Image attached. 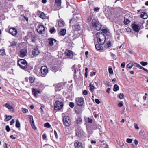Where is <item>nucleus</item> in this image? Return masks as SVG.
I'll use <instances>...</instances> for the list:
<instances>
[{"label": "nucleus", "instance_id": "obj_1", "mask_svg": "<svg viewBox=\"0 0 148 148\" xmlns=\"http://www.w3.org/2000/svg\"><path fill=\"white\" fill-rule=\"evenodd\" d=\"M98 43L101 45H103L106 40V37L102 34H101L99 32H98L96 34Z\"/></svg>", "mask_w": 148, "mask_h": 148}, {"label": "nucleus", "instance_id": "obj_2", "mask_svg": "<svg viewBox=\"0 0 148 148\" xmlns=\"http://www.w3.org/2000/svg\"><path fill=\"white\" fill-rule=\"evenodd\" d=\"M91 25L93 28L97 31L100 30L101 28V25L100 23L95 19H93L92 20Z\"/></svg>", "mask_w": 148, "mask_h": 148}, {"label": "nucleus", "instance_id": "obj_3", "mask_svg": "<svg viewBox=\"0 0 148 148\" xmlns=\"http://www.w3.org/2000/svg\"><path fill=\"white\" fill-rule=\"evenodd\" d=\"M63 103L61 101H56L54 104V109L56 110H59L63 107Z\"/></svg>", "mask_w": 148, "mask_h": 148}, {"label": "nucleus", "instance_id": "obj_4", "mask_svg": "<svg viewBox=\"0 0 148 148\" xmlns=\"http://www.w3.org/2000/svg\"><path fill=\"white\" fill-rule=\"evenodd\" d=\"M18 64L21 68L25 69L27 67V65L26 61L24 59H20L18 62Z\"/></svg>", "mask_w": 148, "mask_h": 148}, {"label": "nucleus", "instance_id": "obj_5", "mask_svg": "<svg viewBox=\"0 0 148 148\" xmlns=\"http://www.w3.org/2000/svg\"><path fill=\"white\" fill-rule=\"evenodd\" d=\"M64 125L67 127L69 126L71 123V121L69 117L67 116H65L63 119Z\"/></svg>", "mask_w": 148, "mask_h": 148}, {"label": "nucleus", "instance_id": "obj_6", "mask_svg": "<svg viewBox=\"0 0 148 148\" xmlns=\"http://www.w3.org/2000/svg\"><path fill=\"white\" fill-rule=\"evenodd\" d=\"M56 40L52 38H49L47 41L48 45L49 47H52L55 44L56 45Z\"/></svg>", "mask_w": 148, "mask_h": 148}, {"label": "nucleus", "instance_id": "obj_7", "mask_svg": "<svg viewBox=\"0 0 148 148\" xmlns=\"http://www.w3.org/2000/svg\"><path fill=\"white\" fill-rule=\"evenodd\" d=\"M75 101L77 105L79 106H82L84 103V99L81 97L76 98L75 99Z\"/></svg>", "mask_w": 148, "mask_h": 148}, {"label": "nucleus", "instance_id": "obj_8", "mask_svg": "<svg viewBox=\"0 0 148 148\" xmlns=\"http://www.w3.org/2000/svg\"><path fill=\"white\" fill-rule=\"evenodd\" d=\"M80 17V15L77 14L74 15L72 18L70 20L69 23L70 24H72L76 22L78 20Z\"/></svg>", "mask_w": 148, "mask_h": 148}, {"label": "nucleus", "instance_id": "obj_9", "mask_svg": "<svg viewBox=\"0 0 148 148\" xmlns=\"http://www.w3.org/2000/svg\"><path fill=\"white\" fill-rule=\"evenodd\" d=\"M64 54L67 58L70 59L72 58L73 56V52L69 50H66Z\"/></svg>", "mask_w": 148, "mask_h": 148}, {"label": "nucleus", "instance_id": "obj_10", "mask_svg": "<svg viewBox=\"0 0 148 148\" xmlns=\"http://www.w3.org/2000/svg\"><path fill=\"white\" fill-rule=\"evenodd\" d=\"M71 69L72 71H74V73H80V71L79 67H78L75 64L73 65Z\"/></svg>", "mask_w": 148, "mask_h": 148}, {"label": "nucleus", "instance_id": "obj_11", "mask_svg": "<svg viewBox=\"0 0 148 148\" xmlns=\"http://www.w3.org/2000/svg\"><path fill=\"white\" fill-rule=\"evenodd\" d=\"M45 28L44 27L41 25L39 24L37 27V31L39 33L42 34L43 31H45Z\"/></svg>", "mask_w": 148, "mask_h": 148}, {"label": "nucleus", "instance_id": "obj_12", "mask_svg": "<svg viewBox=\"0 0 148 148\" xmlns=\"http://www.w3.org/2000/svg\"><path fill=\"white\" fill-rule=\"evenodd\" d=\"M75 148H84L82 142L78 140H75L74 143Z\"/></svg>", "mask_w": 148, "mask_h": 148}, {"label": "nucleus", "instance_id": "obj_13", "mask_svg": "<svg viewBox=\"0 0 148 148\" xmlns=\"http://www.w3.org/2000/svg\"><path fill=\"white\" fill-rule=\"evenodd\" d=\"M132 27L133 30L136 32H138L140 29V27L139 25L135 23H134L132 24Z\"/></svg>", "mask_w": 148, "mask_h": 148}, {"label": "nucleus", "instance_id": "obj_14", "mask_svg": "<svg viewBox=\"0 0 148 148\" xmlns=\"http://www.w3.org/2000/svg\"><path fill=\"white\" fill-rule=\"evenodd\" d=\"M9 32L10 34L13 36H15L17 33V30L13 27H11L9 29Z\"/></svg>", "mask_w": 148, "mask_h": 148}, {"label": "nucleus", "instance_id": "obj_15", "mask_svg": "<svg viewBox=\"0 0 148 148\" xmlns=\"http://www.w3.org/2000/svg\"><path fill=\"white\" fill-rule=\"evenodd\" d=\"M41 74H47L48 73V70L47 66H45L41 67L40 69Z\"/></svg>", "mask_w": 148, "mask_h": 148}, {"label": "nucleus", "instance_id": "obj_16", "mask_svg": "<svg viewBox=\"0 0 148 148\" xmlns=\"http://www.w3.org/2000/svg\"><path fill=\"white\" fill-rule=\"evenodd\" d=\"M29 116H30V121L32 127L34 130H36L37 129V128L35 125L33 119V116L31 115H29Z\"/></svg>", "mask_w": 148, "mask_h": 148}, {"label": "nucleus", "instance_id": "obj_17", "mask_svg": "<svg viewBox=\"0 0 148 148\" xmlns=\"http://www.w3.org/2000/svg\"><path fill=\"white\" fill-rule=\"evenodd\" d=\"M82 130L79 127H78L76 129V136L79 137V136L82 135Z\"/></svg>", "mask_w": 148, "mask_h": 148}, {"label": "nucleus", "instance_id": "obj_18", "mask_svg": "<svg viewBox=\"0 0 148 148\" xmlns=\"http://www.w3.org/2000/svg\"><path fill=\"white\" fill-rule=\"evenodd\" d=\"M32 92L33 95L35 97H37L38 94L40 93L39 90L33 88H32Z\"/></svg>", "mask_w": 148, "mask_h": 148}, {"label": "nucleus", "instance_id": "obj_19", "mask_svg": "<svg viewBox=\"0 0 148 148\" xmlns=\"http://www.w3.org/2000/svg\"><path fill=\"white\" fill-rule=\"evenodd\" d=\"M27 51L25 49H21L20 52V56L21 57H23L25 56L27 54Z\"/></svg>", "mask_w": 148, "mask_h": 148}, {"label": "nucleus", "instance_id": "obj_20", "mask_svg": "<svg viewBox=\"0 0 148 148\" xmlns=\"http://www.w3.org/2000/svg\"><path fill=\"white\" fill-rule=\"evenodd\" d=\"M32 54L33 55H37L40 53V51L36 47L34 48L32 51Z\"/></svg>", "mask_w": 148, "mask_h": 148}, {"label": "nucleus", "instance_id": "obj_21", "mask_svg": "<svg viewBox=\"0 0 148 148\" xmlns=\"http://www.w3.org/2000/svg\"><path fill=\"white\" fill-rule=\"evenodd\" d=\"M73 30L75 31H79L80 29V27L78 23H76L73 27Z\"/></svg>", "mask_w": 148, "mask_h": 148}, {"label": "nucleus", "instance_id": "obj_22", "mask_svg": "<svg viewBox=\"0 0 148 148\" xmlns=\"http://www.w3.org/2000/svg\"><path fill=\"white\" fill-rule=\"evenodd\" d=\"M3 106L6 107L10 111H13L14 108L11 106L8 103H6L3 105Z\"/></svg>", "mask_w": 148, "mask_h": 148}, {"label": "nucleus", "instance_id": "obj_23", "mask_svg": "<svg viewBox=\"0 0 148 148\" xmlns=\"http://www.w3.org/2000/svg\"><path fill=\"white\" fill-rule=\"evenodd\" d=\"M37 14L42 19H44L45 18V15L44 13L40 11H38L37 12Z\"/></svg>", "mask_w": 148, "mask_h": 148}, {"label": "nucleus", "instance_id": "obj_24", "mask_svg": "<svg viewBox=\"0 0 148 148\" xmlns=\"http://www.w3.org/2000/svg\"><path fill=\"white\" fill-rule=\"evenodd\" d=\"M140 17L143 19H146L148 17L147 14L145 12H141Z\"/></svg>", "mask_w": 148, "mask_h": 148}, {"label": "nucleus", "instance_id": "obj_25", "mask_svg": "<svg viewBox=\"0 0 148 148\" xmlns=\"http://www.w3.org/2000/svg\"><path fill=\"white\" fill-rule=\"evenodd\" d=\"M64 24L65 23L62 20H59L58 21V25L60 27H63Z\"/></svg>", "mask_w": 148, "mask_h": 148}, {"label": "nucleus", "instance_id": "obj_26", "mask_svg": "<svg viewBox=\"0 0 148 148\" xmlns=\"http://www.w3.org/2000/svg\"><path fill=\"white\" fill-rule=\"evenodd\" d=\"M0 55L3 56L6 55L4 49L2 48L0 49Z\"/></svg>", "mask_w": 148, "mask_h": 148}, {"label": "nucleus", "instance_id": "obj_27", "mask_svg": "<svg viewBox=\"0 0 148 148\" xmlns=\"http://www.w3.org/2000/svg\"><path fill=\"white\" fill-rule=\"evenodd\" d=\"M111 45V42L109 41L107 42L106 44L104 45V47L106 48H108L110 47Z\"/></svg>", "mask_w": 148, "mask_h": 148}, {"label": "nucleus", "instance_id": "obj_28", "mask_svg": "<svg viewBox=\"0 0 148 148\" xmlns=\"http://www.w3.org/2000/svg\"><path fill=\"white\" fill-rule=\"evenodd\" d=\"M126 15H125V17H124V23L125 24L127 25L130 22V21L128 19L126 18Z\"/></svg>", "mask_w": 148, "mask_h": 148}, {"label": "nucleus", "instance_id": "obj_29", "mask_svg": "<svg viewBox=\"0 0 148 148\" xmlns=\"http://www.w3.org/2000/svg\"><path fill=\"white\" fill-rule=\"evenodd\" d=\"M66 33V30L65 29H61L60 32V34L62 36H64Z\"/></svg>", "mask_w": 148, "mask_h": 148}, {"label": "nucleus", "instance_id": "obj_30", "mask_svg": "<svg viewBox=\"0 0 148 148\" xmlns=\"http://www.w3.org/2000/svg\"><path fill=\"white\" fill-rule=\"evenodd\" d=\"M55 3L58 6H60L61 3V0H55Z\"/></svg>", "mask_w": 148, "mask_h": 148}, {"label": "nucleus", "instance_id": "obj_31", "mask_svg": "<svg viewBox=\"0 0 148 148\" xmlns=\"http://www.w3.org/2000/svg\"><path fill=\"white\" fill-rule=\"evenodd\" d=\"M16 127L17 128H19L20 127V122L18 119H17L16 122Z\"/></svg>", "mask_w": 148, "mask_h": 148}, {"label": "nucleus", "instance_id": "obj_32", "mask_svg": "<svg viewBox=\"0 0 148 148\" xmlns=\"http://www.w3.org/2000/svg\"><path fill=\"white\" fill-rule=\"evenodd\" d=\"M119 89L118 86L116 84H115L114 86V88L113 90L114 91L116 92L118 91Z\"/></svg>", "mask_w": 148, "mask_h": 148}, {"label": "nucleus", "instance_id": "obj_33", "mask_svg": "<svg viewBox=\"0 0 148 148\" xmlns=\"http://www.w3.org/2000/svg\"><path fill=\"white\" fill-rule=\"evenodd\" d=\"M82 120L81 117L78 118L76 120V123L78 124H80L82 123Z\"/></svg>", "mask_w": 148, "mask_h": 148}, {"label": "nucleus", "instance_id": "obj_34", "mask_svg": "<svg viewBox=\"0 0 148 148\" xmlns=\"http://www.w3.org/2000/svg\"><path fill=\"white\" fill-rule=\"evenodd\" d=\"M35 79V78L34 77L32 76L29 78V80L30 83H33Z\"/></svg>", "mask_w": 148, "mask_h": 148}, {"label": "nucleus", "instance_id": "obj_35", "mask_svg": "<svg viewBox=\"0 0 148 148\" xmlns=\"http://www.w3.org/2000/svg\"><path fill=\"white\" fill-rule=\"evenodd\" d=\"M17 42L16 41H14L10 43V46L11 47L15 46L16 45Z\"/></svg>", "mask_w": 148, "mask_h": 148}, {"label": "nucleus", "instance_id": "obj_36", "mask_svg": "<svg viewBox=\"0 0 148 148\" xmlns=\"http://www.w3.org/2000/svg\"><path fill=\"white\" fill-rule=\"evenodd\" d=\"M134 66L133 64L132 63H130L127 66V67L129 68H131Z\"/></svg>", "mask_w": 148, "mask_h": 148}, {"label": "nucleus", "instance_id": "obj_37", "mask_svg": "<svg viewBox=\"0 0 148 148\" xmlns=\"http://www.w3.org/2000/svg\"><path fill=\"white\" fill-rule=\"evenodd\" d=\"M80 34L79 33H77L76 35L75 33H74L73 36V37L74 38H76L79 37L80 36Z\"/></svg>", "mask_w": 148, "mask_h": 148}, {"label": "nucleus", "instance_id": "obj_38", "mask_svg": "<svg viewBox=\"0 0 148 148\" xmlns=\"http://www.w3.org/2000/svg\"><path fill=\"white\" fill-rule=\"evenodd\" d=\"M89 87H90V90L92 91L95 89V87L94 85L93 84H92L91 83L90 84Z\"/></svg>", "mask_w": 148, "mask_h": 148}, {"label": "nucleus", "instance_id": "obj_39", "mask_svg": "<svg viewBox=\"0 0 148 148\" xmlns=\"http://www.w3.org/2000/svg\"><path fill=\"white\" fill-rule=\"evenodd\" d=\"M31 41L33 42H35L36 41V37L34 35L32 36L31 37Z\"/></svg>", "mask_w": 148, "mask_h": 148}, {"label": "nucleus", "instance_id": "obj_40", "mask_svg": "<svg viewBox=\"0 0 148 148\" xmlns=\"http://www.w3.org/2000/svg\"><path fill=\"white\" fill-rule=\"evenodd\" d=\"M95 47L97 50H99L101 49V45L99 44H96L95 45Z\"/></svg>", "mask_w": 148, "mask_h": 148}, {"label": "nucleus", "instance_id": "obj_41", "mask_svg": "<svg viewBox=\"0 0 148 148\" xmlns=\"http://www.w3.org/2000/svg\"><path fill=\"white\" fill-rule=\"evenodd\" d=\"M44 126L47 128H50L51 125L48 123H46L44 124Z\"/></svg>", "mask_w": 148, "mask_h": 148}, {"label": "nucleus", "instance_id": "obj_42", "mask_svg": "<svg viewBox=\"0 0 148 148\" xmlns=\"http://www.w3.org/2000/svg\"><path fill=\"white\" fill-rule=\"evenodd\" d=\"M7 116V115H5V116ZM12 118V117L11 116H6V118L5 119V121H9L10 120L11 118Z\"/></svg>", "mask_w": 148, "mask_h": 148}, {"label": "nucleus", "instance_id": "obj_43", "mask_svg": "<svg viewBox=\"0 0 148 148\" xmlns=\"http://www.w3.org/2000/svg\"><path fill=\"white\" fill-rule=\"evenodd\" d=\"M140 64L143 66H145L148 64L147 62L144 61H141L140 62Z\"/></svg>", "mask_w": 148, "mask_h": 148}, {"label": "nucleus", "instance_id": "obj_44", "mask_svg": "<svg viewBox=\"0 0 148 148\" xmlns=\"http://www.w3.org/2000/svg\"><path fill=\"white\" fill-rule=\"evenodd\" d=\"M119 97L121 99H123L124 97L123 94L122 93H120L119 95Z\"/></svg>", "mask_w": 148, "mask_h": 148}, {"label": "nucleus", "instance_id": "obj_45", "mask_svg": "<svg viewBox=\"0 0 148 148\" xmlns=\"http://www.w3.org/2000/svg\"><path fill=\"white\" fill-rule=\"evenodd\" d=\"M69 105L71 108H73L74 106V104L73 102H70L69 103Z\"/></svg>", "mask_w": 148, "mask_h": 148}, {"label": "nucleus", "instance_id": "obj_46", "mask_svg": "<svg viewBox=\"0 0 148 148\" xmlns=\"http://www.w3.org/2000/svg\"><path fill=\"white\" fill-rule=\"evenodd\" d=\"M108 71H109V73L110 74H112L113 73V69H112V68L111 67H110L109 68Z\"/></svg>", "mask_w": 148, "mask_h": 148}, {"label": "nucleus", "instance_id": "obj_47", "mask_svg": "<svg viewBox=\"0 0 148 148\" xmlns=\"http://www.w3.org/2000/svg\"><path fill=\"white\" fill-rule=\"evenodd\" d=\"M105 84L107 86H110V83L108 82V81H106L105 83Z\"/></svg>", "mask_w": 148, "mask_h": 148}, {"label": "nucleus", "instance_id": "obj_48", "mask_svg": "<svg viewBox=\"0 0 148 148\" xmlns=\"http://www.w3.org/2000/svg\"><path fill=\"white\" fill-rule=\"evenodd\" d=\"M56 30V29L54 28V27H53L52 28H51L50 30V32L52 34L54 31H55Z\"/></svg>", "mask_w": 148, "mask_h": 148}, {"label": "nucleus", "instance_id": "obj_49", "mask_svg": "<svg viewBox=\"0 0 148 148\" xmlns=\"http://www.w3.org/2000/svg\"><path fill=\"white\" fill-rule=\"evenodd\" d=\"M125 62H123L121 65V67L122 68H123L125 67Z\"/></svg>", "mask_w": 148, "mask_h": 148}, {"label": "nucleus", "instance_id": "obj_50", "mask_svg": "<svg viewBox=\"0 0 148 148\" xmlns=\"http://www.w3.org/2000/svg\"><path fill=\"white\" fill-rule=\"evenodd\" d=\"M126 141L128 143H132V140L131 139L128 138L127 139Z\"/></svg>", "mask_w": 148, "mask_h": 148}, {"label": "nucleus", "instance_id": "obj_51", "mask_svg": "<svg viewBox=\"0 0 148 148\" xmlns=\"http://www.w3.org/2000/svg\"><path fill=\"white\" fill-rule=\"evenodd\" d=\"M58 47V45L57 44L54 47H53V51L55 50H56L57 49Z\"/></svg>", "mask_w": 148, "mask_h": 148}, {"label": "nucleus", "instance_id": "obj_52", "mask_svg": "<svg viewBox=\"0 0 148 148\" xmlns=\"http://www.w3.org/2000/svg\"><path fill=\"white\" fill-rule=\"evenodd\" d=\"M6 130L7 132H9L10 131V128L8 125H7L6 126Z\"/></svg>", "mask_w": 148, "mask_h": 148}, {"label": "nucleus", "instance_id": "obj_53", "mask_svg": "<svg viewBox=\"0 0 148 148\" xmlns=\"http://www.w3.org/2000/svg\"><path fill=\"white\" fill-rule=\"evenodd\" d=\"M22 111L23 113H26L28 112V110L25 108H23V109Z\"/></svg>", "mask_w": 148, "mask_h": 148}, {"label": "nucleus", "instance_id": "obj_54", "mask_svg": "<svg viewBox=\"0 0 148 148\" xmlns=\"http://www.w3.org/2000/svg\"><path fill=\"white\" fill-rule=\"evenodd\" d=\"M54 134L56 138V139H58V137L57 134V133L56 130H54Z\"/></svg>", "mask_w": 148, "mask_h": 148}, {"label": "nucleus", "instance_id": "obj_55", "mask_svg": "<svg viewBox=\"0 0 148 148\" xmlns=\"http://www.w3.org/2000/svg\"><path fill=\"white\" fill-rule=\"evenodd\" d=\"M51 70L52 71L54 72H55L57 70L56 69V67L54 66H53V67H52Z\"/></svg>", "mask_w": 148, "mask_h": 148}, {"label": "nucleus", "instance_id": "obj_56", "mask_svg": "<svg viewBox=\"0 0 148 148\" xmlns=\"http://www.w3.org/2000/svg\"><path fill=\"white\" fill-rule=\"evenodd\" d=\"M83 94L85 95H88V92L86 90H84L83 92Z\"/></svg>", "mask_w": 148, "mask_h": 148}, {"label": "nucleus", "instance_id": "obj_57", "mask_svg": "<svg viewBox=\"0 0 148 148\" xmlns=\"http://www.w3.org/2000/svg\"><path fill=\"white\" fill-rule=\"evenodd\" d=\"M88 122L89 123H91L92 122V120L91 119L88 118Z\"/></svg>", "mask_w": 148, "mask_h": 148}, {"label": "nucleus", "instance_id": "obj_58", "mask_svg": "<svg viewBox=\"0 0 148 148\" xmlns=\"http://www.w3.org/2000/svg\"><path fill=\"white\" fill-rule=\"evenodd\" d=\"M134 127L137 130H138L139 129V127L138 126V125L137 124H136V123L134 124Z\"/></svg>", "mask_w": 148, "mask_h": 148}, {"label": "nucleus", "instance_id": "obj_59", "mask_svg": "<svg viewBox=\"0 0 148 148\" xmlns=\"http://www.w3.org/2000/svg\"><path fill=\"white\" fill-rule=\"evenodd\" d=\"M15 121L14 119H12L10 122V125H12L14 123Z\"/></svg>", "mask_w": 148, "mask_h": 148}, {"label": "nucleus", "instance_id": "obj_60", "mask_svg": "<svg viewBox=\"0 0 148 148\" xmlns=\"http://www.w3.org/2000/svg\"><path fill=\"white\" fill-rule=\"evenodd\" d=\"M100 9V8L98 7L95 8H94V10L95 12H97V11Z\"/></svg>", "mask_w": 148, "mask_h": 148}, {"label": "nucleus", "instance_id": "obj_61", "mask_svg": "<svg viewBox=\"0 0 148 148\" xmlns=\"http://www.w3.org/2000/svg\"><path fill=\"white\" fill-rule=\"evenodd\" d=\"M95 102L98 104L100 103V102L99 101V100L98 99H96L95 100Z\"/></svg>", "mask_w": 148, "mask_h": 148}, {"label": "nucleus", "instance_id": "obj_62", "mask_svg": "<svg viewBox=\"0 0 148 148\" xmlns=\"http://www.w3.org/2000/svg\"><path fill=\"white\" fill-rule=\"evenodd\" d=\"M123 104L122 102H119L118 104V106L119 107H121L123 106Z\"/></svg>", "mask_w": 148, "mask_h": 148}, {"label": "nucleus", "instance_id": "obj_63", "mask_svg": "<svg viewBox=\"0 0 148 148\" xmlns=\"http://www.w3.org/2000/svg\"><path fill=\"white\" fill-rule=\"evenodd\" d=\"M133 65L134 66L138 68L139 64L137 63H134V64H133Z\"/></svg>", "mask_w": 148, "mask_h": 148}, {"label": "nucleus", "instance_id": "obj_64", "mask_svg": "<svg viewBox=\"0 0 148 148\" xmlns=\"http://www.w3.org/2000/svg\"><path fill=\"white\" fill-rule=\"evenodd\" d=\"M126 29V31L128 32H131V29L129 27L127 28Z\"/></svg>", "mask_w": 148, "mask_h": 148}]
</instances>
